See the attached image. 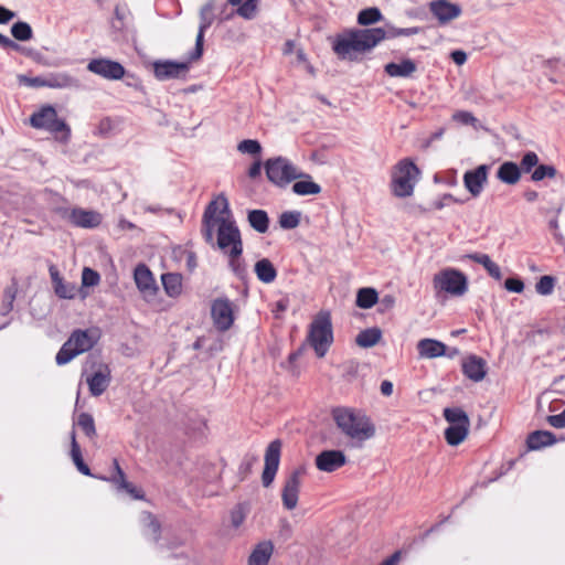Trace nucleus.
I'll list each match as a JSON object with an SVG mask.
<instances>
[{"mask_svg":"<svg viewBox=\"0 0 565 565\" xmlns=\"http://www.w3.org/2000/svg\"><path fill=\"white\" fill-rule=\"evenodd\" d=\"M153 541H158L160 537L161 525L157 518L151 513H146L143 519Z\"/></svg>","mask_w":565,"mask_h":565,"instance_id":"49","label":"nucleus"},{"mask_svg":"<svg viewBox=\"0 0 565 565\" xmlns=\"http://www.w3.org/2000/svg\"><path fill=\"white\" fill-rule=\"evenodd\" d=\"M113 463H114L116 475L113 476L109 479V481L113 482L118 490H120V488H122V486L127 482L126 476H125V472L122 471V469L120 468L117 459H114Z\"/></svg>","mask_w":565,"mask_h":565,"instance_id":"54","label":"nucleus"},{"mask_svg":"<svg viewBox=\"0 0 565 565\" xmlns=\"http://www.w3.org/2000/svg\"><path fill=\"white\" fill-rule=\"evenodd\" d=\"M14 17H15V13L13 11L0 6V23L1 24L8 23Z\"/></svg>","mask_w":565,"mask_h":565,"instance_id":"61","label":"nucleus"},{"mask_svg":"<svg viewBox=\"0 0 565 565\" xmlns=\"http://www.w3.org/2000/svg\"><path fill=\"white\" fill-rule=\"evenodd\" d=\"M242 254L243 248L237 249L236 254H234L233 252L226 253L231 270L238 279L244 280L248 275V270L246 263L242 258Z\"/></svg>","mask_w":565,"mask_h":565,"instance_id":"30","label":"nucleus"},{"mask_svg":"<svg viewBox=\"0 0 565 565\" xmlns=\"http://www.w3.org/2000/svg\"><path fill=\"white\" fill-rule=\"evenodd\" d=\"M137 288L145 297H153L158 290L152 273L145 264H139L134 271Z\"/></svg>","mask_w":565,"mask_h":565,"instance_id":"18","label":"nucleus"},{"mask_svg":"<svg viewBox=\"0 0 565 565\" xmlns=\"http://www.w3.org/2000/svg\"><path fill=\"white\" fill-rule=\"evenodd\" d=\"M213 326L220 332H225L234 324V303L228 298H216L211 305Z\"/></svg>","mask_w":565,"mask_h":565,"instance_id":"11","label":"nucleus"},{"mask_svg":"<svg viewBox=\"0 0 565 565\" xmlns=\"http://www.w3.org/2000/svg\"><path fill=\"white\" fill-rule=\"evenodd\" d=\"M433 286L437 292H446L454 297H461L468 290V278L458 269L445 268L433 278Z\"/></svg>","mask_w":565,"mask_h":565,"instance_id":"9","label":"nucleus"},{"mask_svg":"<svg viewBox=\"0 0 565 565\" xmlns=\"http://www.w3.org/2000/svg\"><path fill=\"white\" fill-rule=\"evenodd\" d=\"M556 443V437L548 430H535L527 436L526 445L530 450H539L543 447L552 446Z\"/></svg>","mask_w":565,"mask_h":565,"instance_id":"25","label":"nucleus"},{"mask_svg":"<svg viewBox=\"0 0 565 565\" xmlns=\"http://www.w3.org/2000/svg\"><path fill=\"white\" fill-rule=\"evenodd\" d=\"M557 173V170L554 166L551 164H537L535 170L532 172L531 179L534 182H539L544 180L545 178H554Z\"/></svg>","mask_w":565,"mask_h":565,"instance_id":"43","label":"nucleus"},{"mask_svg":"<svg viewBox=\"0 0 565 565\" xmlns=\"http://www.w3.org/2000/svg\"><path fill=\"white\" fill-rule=\"evenodd\" d=\"M337 428L344 435L353 447L362 445L374 437L375 426L363 412L351 407L339 406L331 411Z\"/></svg>","mask_w":565,"mask_h":565,"instance_id":"2","label":"nucleus"},{"mask_svg":"<svg viewBox=\"0 0 565 565\" xmlns=\"http://www.w3.org/2000/svg\"><path fill=\"white\" fill-rule=\"evenodd\" d=\"M87 70L106 79H120L125 75L124 66L107 58H94L87 64Z\"/></svg>","mask_w":565,"mask_h":565,"instance_id":"13","label":"nucleus"},{"mask_svg":"<svg viewBox=\"0 0 565 565\" xmlns=\"http://www.w3.org/2000/svg\"><path fill=\"white\" fill-rule=\"evenodd\" d=\"M497 178L505 184H515L520 181L521 170L516 163L505 161L499 167Z\"/></svg>","mask_w":565,"mask_h":565,"instance_id":"28","label":"nucleus"},{"mask_svg":"<svg viewBox=\"0 0 565 565\" xmlns=\"http://www.w3.org/2000/svg\"><path fill=\"white\" fill-rule=\"evenodd\" d=\"M555 278L548 275L542 276L535 285L539 295L548 296L554 291Z\"/></svg>","mask_w":565,"mask_h":565,"instance_id":"44","label":"nucleus"},{"mask_svg":"<svg viewBox=\"0 0 565 565\" xmlns=\"http://www.w3.org/2000/svg\"><path fill=\"white\" fill-rule=\"evenodd\" d=\"M306 473V467L298 466L286 476L281 489V501L285 509L294 510L297 507L301 482Z\"/></svg>","mask_w":565,"mask_h":565,"instance_id":"10","label":"nucleus"},{"mask_svg":"<svg viewBox=\"0 0 565 565\" xmlns=\"http://www.w3.org/2000/svg\"><path fill=\"white\" fill-rule=\"evenodd\" d=\"M99 274L88 267H85L82 273V284L87 287H93L99 284Z\"/></svg>","mask_w":565,"mask_h":565,"instance_id":"52","label":"nucleus"},{"mask_svg":"<svg viewBox=\"0 0 565 565\" xmlns=\"http://www.w3.org/2000/svg\"><path fill=\"white\" fill-rule=\"evenodd\" d=\"M417 351L420 358L435 359L446 353V345L434 339H422L417 343Z\"/></svg>","mask_w":565,"mask_h":565,"instance_id":"23","label":"nucleus"},{"mask_svg":"<svg viewBox=\"0 0 565 565\" xmlns=\"http://www.w3.org/2000/svg\"><path fill=\"white\" fill-rule=\"evenodd\" d=\"M281 441L273 440L265 452V466L262 473V482L265 488L271 486L275 480L280 462Z\"/></svg>","mask_w":565,"mask_h":565,"instance_id":"12","label":"nucleus"},{"mask_svg":"<svg viewBox=\"0 0 565 565\" xmlns=\"http://www.w3.org/2000/svg\"><path fill=\"white\" fill-rule=\"evenodd\" d=\"M212 11H213L212 3H206L205 6L202 7V9L200 11L201 22H200L199 32H198L196 40H195V47H194L193 53L190 56V61H196V60L201 58V56L203 54L204 33L212 24V20H213L211 17Z\"/></svg>","mask_w":565,"mask_h":565,"instance_id":"17","label":"nucleus"},{"mask_svg":"<svg viewBox=\"0 0 565 565\" xmlns=\"http://www.w3.org/2000/svg\"><path fill=\"white\" fill-rule=\"evenodd\" d=\"M416 70L415 62L409 58H405L401 63H388L384 67L385 73L391 77H409Z\"/></svg>","mask_w":565,"mask_h":565,"instance_id":"26","label":"nucleus"},{"mask_svg":"<svg viewBox=\"0 0 565 565\" xmlns=\"http://www.w3.org/2000/svg\"><path fill=\"white\" fill-rule=\"evenodd\" d=\"M71 457L79 472L85 476H92L89 467L83 460L81 448L76 440L74 430L71 433Z\"/></svg>","mask_w":565,"mask_h":565,"instance_id":"33","label":"nucleus"},{"mask_svg":"<svg viewBox=\"0 0 565 565\" xmlns=\"http://www.w3.org/2000/svg\"><path fill=\"white\" fill-rule=\"evenodd\" d=\"M345 463L347 457L341 450H323L316 457V466L323 472H333Z\"/></svg>","mask_w":565,"mask_h":565,"instance_id":"16","label":"nucleus"},{"mask_svg":"<svg viewBox=\"0 0 565 565\" xmlns=\"http://www.w3.org/2000/svg\"><path fill=\"white\" fill-rule=\"evenodd\" d=\"M247 515V509L244 504H237L231 512V523L234 527H239Z\"/></svg>","mask_w":565,"mask_h":565,"instance_id":"50","label":"nucleus"},{"mask_svg":"<svg viewBox=\"0 0 565 565\" xmlns=\"http://www.w3.org/2000/svg\"><path fill=\"white\" fill-rule=\"evenodd\" d=\"M259 0H246L236 10V13L247 20L255 18Z\"/></svg>","mask_w":565,"mask_h":565,"instance_id":"46","label":"nucleus"},{"mask_svg":"<svg viewBox=\"0 0 565 565\" xmlns=\"http://www.w3.org/2000/svg\"><path fill=\"white\" fill-rule=\"evenodd\" d=\"M274 552L269 541L258 543L248 557V565H267Z\"/></svg>","mask_w":565,"mask_h":565,"instance_id":"24","label":"nucleus"},{"mask_svg":"<svg viewBox=\"0 0 565 565\" xmlns=\"http://www.w3.org/2000/svg\"><path fill=\"white\" fill-rule=\"evenodd\" d=\"M488 172L489 167L481 164L463 174V184L472 196L477 198L482 192L488 180Z\"/></svg>","mask_w":565,"mask_h":565,"instance_id":"15","label":"nucleus"},{"mask_svg":"<svg viewBox=\"0 0 565 565\" xmlns=\"http://www.w3.org/2000/svg\"><path fill=\"white\" fill-rule=\"evenodd\" d=\"M463 374L473 382H480L487 374V364L482 358L469 355L462 361Z\"/></svg>","mask_w":565,"mask_h":565,"instance_id":"20","label":"nucleus"},{"mask_svg":"<svg viewBox=\"0 0 565 565\" xmlns=\"http://www.w3.org/2000/svg\"><path fill=\"white\" fill-rule=\"evenodd\" d=\"M300 223L299 212H284L279 216V225L285 230L296 228Z\"/></svg>","mask_w":565,"mask_h":565,"instance_id":"45","label":"nucleus"},{"mask_svg":"<svg viewBox=\"0 0 565 565\" xmlns=\"http://www.w3.org/2000/svg\"><path fill=\"white\" fill-rule=\"evenodd\" d=\"M254 270L257 278L264 284H270L277 277V270L268 258L256 262Z\"/></svg>","mask_w":565,"mask_h":565,"instance_id":"29","label":"nucleus"},{"mask_svg":"<svg viewBox=\"0 0 565 565\" xmlns=\"http://www.w3.org/2000/svg\"><path fill=\"white\" fill-rule=\"evenodd\" d=\"M217 227V247L224 253H237L243 248L241 232L232 217L228 201L223 194L212 200L202 217V235L207 244H213Z\"/></svg>","mask_w":565,"mask_h":565,"instance_id":"1","label":"nucleus"},{"mask_svg":"<svg viewBox=\"0 0 565 565\" xmlns=\"http://www.w3.org/2000/svg\"><path fill=\"white\" fill-rule=\"evenodd\" d=\"M504 287L512 292L520 294L524 289V284L518 278H508L504 282Z\"/></svg>","mask_w":565,"mask_h":565,"instance_id":"57","label":"nucleus"},{"mask_svg":"<svg viewBox=\"0 0 565 565\" xmlns=\"http://www.w3.org/2000/svg\"><path fill=\"white\" fill-rule=\"evenodd\" d=\"M419 30L420 29L417 26L404 29V28H395L392 25H387L386 29L382 28V32L384 33L383 40L384 39H393V38H397V36H411V35L417 34L419 32Z\"/></svg>","mask_w":565,"mask_h":565,"instance_id":"42","label":"nucleus"},{"mask_svg":"<svg viewBox=\"0 0 565 565\" xmlns=\"http://www.w3.org/2000/svg\"><path fill=\"white\" fill-rule=\"evenodd\" d=\"M377 302V292L373 288H361L358 291L356 305L360 308L369 309Z\"/></svg>","mask_w":565,"mask_h":565,"instance_id":"38","label":"nucleus"},{"mask_svg":"<svg viewBox=\"0 0 565 565\" xmlns=\"http://www.w3.org/2000/svg\"><path fill=\"white\" fill-rule=\"evenodd\" d=\"M237 150L242 153L259 156L262 152V146L257 140L245 139L238 143Z\"/></svg>","mask_w":565,"mask_h":565,"instance_id":"47","label":"nucleus"},{"mask_svg":"<svg viewBox=\"0 0 565 565\" xmlns=\"http://www.w3.org/2000/svg\"><path fill=\"white\" fill-rule=\"evenodd\" d=\"M303 177L306 180H298L294 183V193L297 195H315L321 192V186L318 183L311 181L310 175L303 173Z\"/></svg>","mask_w":565,"mask_h":565,"instance_id":"36","label":"nucleus"},{"mask_svg":"<svg viewBox=\"0 0 565 565\" xmlns=\"http://www.w3.org/2000/svg\"><path fill=\"white\" fill-rule=\"evenodd\" d=\"M308 342L318 358H323L333 342L331 317L328 311H320L309 327Z\"/></svg>","mask_w":565,"mask_h":565,"instance_id":"5","label":"nucleus"},{"mask_svg":"<svg viewBox=\"0 0 565 565\" xmlns=\"http://www.w3.org/2000/svg\"><path fill=\"white\" fill-rule=\"evenodd\" d=\"M55 294L63 299H71L75 296V287L65 284L63 279L54 285Z\"/></svg>","mask_w":565,"mask_h":565,"instance_id":"51","label":"nucleus"},{"mask_svg":"<svg viewBox=\"0 0 565 565\" xmlns=\"http://www.w3.org/2000/svg\"><path fill=\"white\" fill-rule=\"evenodd\" d=\"M444 417L449 423V426L470 425L467 413L460 407L445 408Z\"/></svg>","mask_w":565,"mask_h":565,"instance_id":"37","label":"nucleus"},{"mask_svg":"<svg viewBox=\"0 0 565 565\" xmlns=\"http://www.w3.org/2000/svg\"><path fill=\"white\" fill-rule=\"evenodd\" d=\"M120 490L129 493L134 499H142L143 493L140 489L136 488L131 482L127 481Z\"/></svg>","mask_w":565,"mask_h":565,"instance_id":"60","label":"nucleus"},{"mask_svg":"<svg viewBox=\"0 0 565 565\" xmlns=\"http://www.w3.org/2000/svg\"><path fill=\"white\" fill-rule=\"evenodd\" d=\"M539 164V156L533 151H527L524 153L521 163L519 166L521 172L529 173L533 168H536Z\"/></svg>","mask_w":565,"mask_h":565,"instance_id":"48","label":"nucleus"},{"mask_svg":"<svg viewBox=\"0 0 565 565\" xmlns=\"http://www.w3.org/2000/svg\"><path fill=\"white\" fill-rule=\"evenodd\" d=\"M451 58L457 65H462L467 61V54L463 51L457 50L451 53Z\"/></svg>","mask_w":565,"mask_h":565,"instance_id":"64","label":"nucleus"},{"mask_svg":"<svg viewBox=\"0 0 565 565\" xmlns=\"http://www.w3.org/2000/svg\"><path fill=\"white\" fill-rule=\"evenodd\" d=\"M462 258H469V259L482 265L484 268L488 265H491V263H492L491 258L487 254H481V253L467 254Z\"/></svg>","mask_w":565,"mask_h":565,"instance_id":"58","label":"nucleus"},{"mask_svg":"<svg viewBox=\"0 0 565 565\" xmlns=\"http://www.w3.org/2000/svg\"><path fill=\"white\" fill-rule=\"evenodd\" d=\"M11 33L18 41H29L33 38V31L29 23L19 21L11 26Z\"/></svg>","mask_w":565,"mask_h":565,"instance_id":"40","label":"nucleus"},{"mask_svg":"<svg viewBox=\"0 0 565 565\" xmlns=\"http://www.w3.org/2000/svg\"><path fill=\"white\" fill-rule=\"evenodd\" d=\"M30 124L33 128L44 129L55 136L56 139L66 142L71 136V129L67 124L60 119L55 108L51 105L41 107L30 117Z\"/></svg>","mask_w":565,"mask_h":565,"instance_id":"6","label":"nucleus"},{"mask_svg":"<svg viewBox=\"0 0 565 565\" xmlns=\"http://www.w3.org/2000/svg\"><path fill=\"white\" fill-rule=\"evenodd\" d=\"M111 380L108 365H100L92 375L86 377L89 393L93 396H100L109 386Z\"/></svg>","mask_w":565,"mask_h":565,"instance_id":"19","label":"nucleus"},{"mask_svg":"<svg viewBox=\"0 0 565 565\" xmlns=\"http://www.w3.org/2000/svg\"><path fill=\"white\" fill-rule=\"evenodd\" d=\"M430 11L443 24L458 18L461 13L459 6L445 0L433 1L430 3Z\"/></svg>","mask_w":565,"mask_h":565,"instance_id":"21","label":"nucleus"},{"mask_svg":"<svg viewBox=\"0 0 565 565\" xmlns=\"http://www.w3.org/2000/svg\"><path fill=\"white\" fill-rule=\"evenodd\" d=\"M382 331L379 328H369L362 330L355 338V342L361 348H372L380 342Z\"/></svg>","mask_w":565,"mask_h":565,"instance_id":"31","label":"nucleus"},{"mask_svg":"<svg viewBox=\"0 0 565 565\" xmlns=\"http://www.w3.org/2000/svg\"><path fill=\"white\" fill-rule=\"evenodd\" d=\"M248 223L258 233H266L269 226V218L264 210H252L248 212Z\"/></svg>","mask_w":565,"mask_h":565,"instance_id":"35","label":"nucleus"},{"mask_svg":"<svg viewBox=\"0 0 565 565\" xmlns=\"http://www.w3.org/2000/svg\"><path fill=\"white\" fill-rule=\"evenodd\" d=\"M382 20L381 11L373 7L360 11L358 15V22L361 25H370Z\"/></svg>","mask_w":565,"mask_h":565,"instance_id":"41","label":"nucleus"},{"mask_svg":"<svg viewBox=\"0 0 565 565\" xmlns=\"http://www.w3.org/2000/svg\"><path fill=\"white\" fill-rule=\"evenodd\" d=\"M262 172V162L260 159H257L248 170V177L252 179H256L260 175Z\"/></svg>","mask_w":565,"mask_h":565,"instance_id":"63","label":"nucleus"},{"mask_svg":"<svg viewBox=\"0 0 565 565\" xmlns=\"http://www.w3.org/2000/svg\"><path fill=\"white\" fill-rule=\"evenodd\" d=\"M420 171L409 159L401 160L394 168L392 175V192L395 196L407 198L414 192Z\"/></svg>","mask_w":565,"mask_h":565,"instance_id":"7","label":"nucleus"},{"mask_svg":"<svg viewBox=\"0 0 565 565\" xmlns=\"http://www.w3.org/2000/svg\"><path fill=\"white\" fill-rule=\"evenodd\" d=\"M128 15V10L125 6H116L115 8V19L111 22V25L116 30H122L125 28V20Z\"/></svg>","mask_w":565,"mask_h":565,"instance_id":"53","label":"nucleus"},{"mask_svg":"<svg viewBox=\"0 0 565 565\" xmlns=\"http://www.w3.org/2000/svg\"><path fill=\"white\" fill-rule=\"evenodd\" d=\"M19 81L21 84H24L29 87L40 88V87H46L45 84V75L44 76H35V77H28V76H20Z\"/></svg>","mask_w":565,"mask_h":565,"instance_id":"56","label":"nucleus"},{"mask_svg":"<svg viewBox=\"0 0 565 565\" xmlns=\"http://www.w3.org/2000/svg\"><path fill=\"white\" fill-rule=\"evenodd\" d=\"M452 119L461 125H472L477 122V118L469 111L459 110L452 115Z\"/></svg>","mask_w":565,"mask_h":565,"instance_id":"55","label":"nucleus"},{"mask_svg":"<svg viewBox=\"0 0 565 565\" xmlns=\"http://www.w3.org/2000/svg\"><path fill=\"white\" fill-rule=\"evenodd\" d=\"M267 179L279 188H286L292 181L303 178V173L287 158H270L264 163Z\"/></svg>","mask_w":565,"mask_h":565,"instance_id":"8","label":"nucleus"},{"mask_svg":"<svg viewBox=\"0 0 565 565\" xmlns=\"http://www.w3.org/2000/svg\"><path fill=\"white\" fill-rule=\"evenodd\" d=\"M163 288L170 297H177L182 291V277L179 274L168 273L161 277Z\"/></svg>","mask_w":565,"mask_h":565,"instance_id":"34","label":"nucleus"},{"mask_svg":"<svg viewBox=\"0 0 565 565\" xmlns=\"http://www.w3.org/2000/svg\"><path fill=\"white\" fill-rule=\"evenodd\" d=\"M45 84L49 88H72L78 87V82L67 73H50L45 75Z\"/></svg>","mask_w":565,"mask_h":565,"instance_id":"27","label":"nucleus"},{"mask_svg":"<svg viewBox=\"0 0 565 565\" xmlns=\"http://www.w3.org/2000/svg\"><path fill=\"white\" fill-rule=\"evenodd\" d=\"M70 217L74 225L85 228L97 227L102 222L99 213L83 209H73Z\"/></svg>","mask_w":565,"mask_h":565,"instance_id":"22","label":"nucleus"},{"mask_svg":"<svg viewBox=\"0 0 565 565\" xmlns=\"http://www.w3.org/2000/svg\"><path fill=\"white\" fill-rule=\"evenodd\" d=\"M189 62L159 61L153 64L154 76L160 81L178 78L189 71Z\"/></svg>","mask_w":565,"mask_h":565,"instance_id":"14","label":"nucleus"},{"mask_svg":"<svg viewBox=\"0 0 565 565\" xmlns=\"http://www.w3.org/2000/svg\"><path fill=\"white\" fill-rule=\"evenodd\" d=\"M99 338L100 331L98 328L74 330L57 352L56 363L64 365L75 356L89 351L98 342Z\"/></svg>","mask_w":565,"mask_h":565,"instance_id":"4","label":"nucleus"},{"mask_svg":"<svg viewBox=\"0 0 565 565\" xmlns=\"http://www.w3.org/2000/svg\"><path fill=\"white\" fill-rule=\"evenodd\" d=\"M484 269L488 271V274L492 278H494L497 280L501 279V277H502L501 269L494 262H492L491 265H488Z\"/></svg>","mask_w":565,"mask_h":565,"instance_id":"62","label":"nucleus"},{"mask_svg":"<svg viewBox=\"0 0 565 565\" xmlns=\"http://www.w3.org/2000/svg\"><path fill=\"white\" fill-rule=\"evenodd\" d=\"M76 425L83 430V433L90 439H94L97 435L95 420L88 413H81L77 417Z\"/></svg>","mask_w":565,"mask_h":565,"instance_id":"39","label":"nucleus"},{"mask_svg":"<svg viewBox=\"0 0 565 565\" xmlns=\"http://www.w3.org/2000/svg\"><path fill=\"white\" fill-rule=\"evenodd\" d=\"M546 422L554 428H565V409L557 415H548Z\"/></svg>","mask_w":565,"mask_h":565,"instance_id":"59","label":"nucleus"},{"mask_svg":"<svg viewBox=\"0 0 565 565\" xmlns=\"http://www.w3.org/2000/svg\"><path fill=\"white\" fill-rule=\"evenodd\" d=\"M470 425L449 426L445 430V439L450 446H458L468 436Z\"/></svg>","mask_w":565,"mask_h":565,"instance_id":"32","label":"nucleus"},{"mask_svg":"<svg viewBox=\"0 0 565 565\" xmlns=\"http://www.w3.org/2000/svg\"><path fill=\"white\" fill-rule=\"evenodd\" d=\"M383 36L382 28L353 30L337 38L333 51L341 60L356 61L359 54L371 51Z\"/></svg>","mask_w":565,"mask_h":565,"instance_id":"3","label":"nucleus"}]
</instances>
